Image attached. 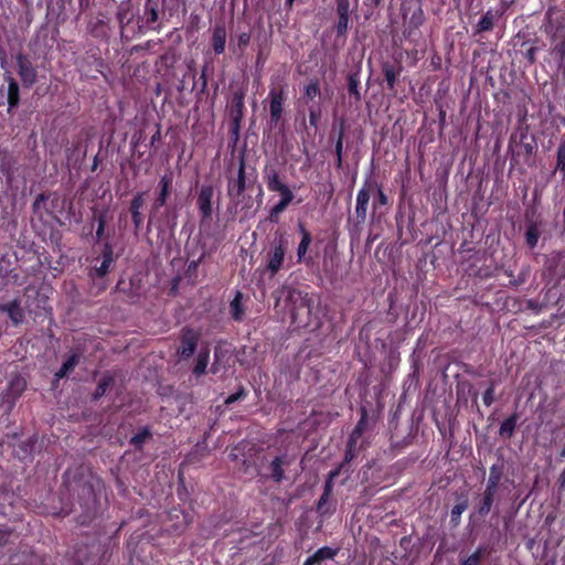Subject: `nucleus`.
Here are the masks:
<instances>
[{"label": "nucleus", "mask_w": 565, "mask_h": 565, "mask_svg": "<svg viewBox=\"0 0 565 565\" xmlns=\"http://www.w3.org/2000/svg\"><path fill=\"white\" fill-rule=\"evenodd\" d=\"M291 201H288V200H280L279 203H277L273 210H271V216L274 215H278L280 214L282 211H285V209L287 207V205L290 203Z\"/></svg>", "instance_id": "f704fd0d"}, {"label": "nucleus", "mask_w": 565, "mask_h": 565, "mask_svg": "<svg viewBox=\"0 0 565 565\" xmlns=\"http://www.w3.org/2000/svg\"><path fill=\"white\" fill-rule=\"evenodd\" d=\"M143 203H145V201H143L142 194L136 195L131 201L130 210H131V214H132V221H134L136 227H139L142 223V216L140 213V209L143 206Z\"/></svg>", "instance_id": "f8f14e48"}, {"label": "nucleus", "mask_w": 565, "mask_h": 565, "mask_svg": "<svg viewBox=\"0 0 565 565\" xmlns=\"http://www.w3.org/2000/svg\"><path fill=\"white\" fill-rule=\"evenodd\" d=\"M282 465L284 460L279 457L275 458L271 462V476L276 481H280L284 478Z\"/></svg>", "instance_id": "5701e85b"}, {"label": "nucleus", "mask_w": 565, "mask_h": 565, "mask_svg": "<svg viewBox=\"0 0 565 565\" xmlns=\"http://www.w3.org/2000/svg\"><path fill=\"white\" fill-rule=\"evenodd\" d=\"M106 387H107V382L100 383L96 390L95 397L97 398V397L104 395L106 392Z\"/></svg>", "instance_id": "a19ab883"}, {"label": "nucleus", "mask_w": 565, "mask_h": 565, "mask_svg": "<svg viewBox=\"0 0 565 565\" xmlns=\"http://www.w3.org/2000/svg\"><path fill=\"white\" fill-rule=\"evenodd\" d=\"M149 437L148 431L140 433L131 438V443L135 445H139L143 443Z\"/></svg>", "instance_id": "e433bc0d"}, {"label": "nucleus", "mask_w": 565, "mask_h": 565, "mask_svg": "<svg viewBox=\"0 0 565 565\" xmlns=\"http://www.w3.org/2000/svg\"><path fill=\"white\" fill-rule=\"evenodd\" d=\"M18 73L24 86H32L36 81V71L31 62L23 55L17 57Z\"/></svg>", "instance_id": "7ed1b4c3"}, {"label": "nucleus", "mask_w": 565, "mask_h": 565, "mask_svg": "<svg viewBox=\"0 0 565 565\" xmlns=\"http://www.w3.org/2000/svg\"><path fill=\"white\" fill-rule=\"evenodd\" d=\"M467 509L466 503H458L456 504L451 510V519L454 522L458 523L460 515L463 513V511Z\"/></svg>", "instance_id": "cd10ccee"}, {"label": "nucleus", "mask_w": 565, "mask_h": 565, "mask_svg": "<svg viewBox=\"0 0 565 565\" xmlns=\"http://www.w3.org/2000/svg\"><path fill=\"white\" fill-rule=\"evenodd\" d=\"M243 394H244V391H239V392H238V393H236V394H232V395H230V396L225 399V403H226V404H232V403H234V402L238 401V399L242 397V395H243Z\"/></svg>", "instance_id": "58836bf2"}, {"label": "nucleus", "mask_w": 565, "mask_h": 565, "mask_svg": "<svg viewBox=\"0 0 565 565\" xmlns=\"http://www.w3.org/2000/svg\"><path fill=\"white\" fill-rule=\"evenodd\" d=\"M482 550L479 548L473 554H471L468 558H466L461 565H479L481 559Z\"/></svg>", "instance_id": "c85d7f7f"}, {"label": "nucleus", "mask_w": 565, "mask_h": 565, "mask_svg": "<svg viewBox=\"0 0 565 565\" xmlns=\"http://www.w3.org/2000/svg\"><path fill=\"white\" fill-rule=\"evenodd\" d=\"M285 259V246L282 242H280L277 246L274 247L273 254L269 257L267 268L271 274H276Z\"/></svg>", "instance_id": "0eeeda50"}, {"label": "nucleus", "mask_w": 565, "mask_h": 565, "mask_svg": "<svg viewBox=\"0 0 565 565\" xmlns=\"http://www.w3.org/2000/svg\"><path fill=\"white\" fill-rule=\"evenodd\" d=\"M198 268V262L193 260L188 265V271H195Z\"/></svg>", "instance_id": "c03bdc74"}, {"label": "nucleus", "mask_w": 565, "mask_h": 565, "mask_svg": "<svg viewBox=\"0 0 565 565\" xmlns=\"http://www.w3.org/2000/svg\"><path fill=\"white\" fill-rule=\"evenodd\" d=\"M339 475H340V467H339V468H337V469H334V470H332V471H330V473H329V477H328V478H330V479H334V478H337Z\"/></svg>", "instance_id": "a18cd8bd"}, {"label": "nucleus", "mask_w": 565, "mask_h": 565, "mask_svg": "<svg viewBox=\"0 0 565 565\" xmlns=\"http://www.w3.org/2000/svg\"><path fill=\"white\" fill-rule=\"evenodd\" d=\"M196 340V334L192 331H188L183 337L179 353L184 358L191 356L194 353Z\"/></svg>", "instance_id": "9d476101"}, {"label": "nucleus", "mask_w": 565, "mask_h": 565, "mask_svg": "<svg viewBox=\"0 0 565 565\" xmlns=\"http://www.w3.org/2000/svg\"><path fill=\"white\" fill-rule=\"evenodd\" d=\"M250 36L248 33H241L237 38V44L239 47H245L249 43Z\"/></svg>", "instance_id": "c9c22d12"}, {"label": "nucleus", "mask_w": 565, "mask_h": 565, "mask_svg": "<svg viewBox=\"0 0 565 565\" xmlns=\"http://www.w3.org/2000/svg\"><path fill=\"white\" fill-rule=\"evenodd\" d=\"M358 85H359L358 79L354 78L353 76H351L349 79V92H350V94L354 95L356 100L360 99V93L358 89Z\"/></svg>", "instance_id": "2f4dec72"}, {"label": "nucleus", "mask_w": 565, "mask_h": 565, "mask_svg": "<svg viewBox=\"0 0 565 565\" xmlns=\"http://www.w3.org/2000/svg\"><path fill=\"white\" fill-rule=\"evenodd\" d=\"M113 262L111 252H107L104 255V259L98 268H96V273L98 276H104L108 271V268Z\"/></svg>", "instance_id": "393cba45"}, {"label": "nucleus", "mask_w": 565, "mask_h": 565, "mask_svg": "<svg viewBox=\"0 0 565 565\" xmlns=\"http://www.w3.org/2000/svg\"><path fill=\"white\" fill-rule=\"evenodd\" d=\"M333 480L334 479L328 478L327 481H326L324 491H323V493H326V497H330L331 493H332Z\"/></svg>", "instance_id": "4c0bfd02"}, {"label": "nucleus", "mask_w": 565, "mask_h": 565, "mask_svg": "<svg viewBox=\"0 0 565 565\" xmlns=\"http://www.w3.org/2000/svg\"><path fill=\"white\" fill-rule=\"evenodd\" d=\"M516 425V417L511 416L505 419L500 426V435L503 437H511Z\"/></svg>", "instance_id": "6ab92c4d"}, {"label": "nucleus", "mask_w": 565, "mask_h": 565, "mask_svg": "<svg viewBox=\"0 0 565 565\" xmlns=\"http://www.w3.org/2000/svg\"><path fill=\"white\" fill-rule=\"evenodd\" d=\"M8 103L10 107L19 104V85L11 76L8 77Z\"/></svg>", "instance_id": "ddd939ff"}, {"label": "nucleus", "mask_w": 565, "mask_h": 565, "mask_svg": "<svg viewBox=\"0 0 565 565\" xmlns=\"http://www.w3.org/2000/svg\"><path fill=\"white\" fill-rule=\"evenodd\" d=\"M490 484L489 487L487 488V491H486V495H484V500H483V504L482 507L480 508V512L481 513H488L491 509V504H492V488L495 487V483L498 481V478H490Z\"/></svg>", "instance_id": "a211bd4d"}, {"label": "nucleus", "mask_w": 565, "mask_h": 565, "mask_svg": "<svg viewBox=\"0 0 565 565\" xmlns=\"http://www.w3.org/2000/svg\"><path fill=\"white\" fill-rule=\"evenodd\" d=\"M355 430H356V431H360V430H361V423H359V425L356 426Z\"/></svg>", "instance_id": "09e8293b"}, {"label": "nucleus", "mask_w": 565, "mask_h": 565, "mask_svg": "<svg viewBox=\"0 0 565 565\" xmlns=\"http://www.w3.org/2000/svg\"><path fill=\"white\" fill-rule=\"evenodd\" d=\"M305 93L309 99H313L319 95V87L316 83H310L306 86Z\"/></svg>", "instance_id": "7c9ffc66"}, {"label": "nucleus", "mask_w": 565, "mask_h": 565, "mask_svg": "<svg viewBox=\"0 0 565 565\" xmlns=\"http://www.w3.org/2000/svg\"><path fill=\"white\" fill-rule=\"evenodd\" d=\"M329 498L330 497H326V493H323L318 502V512L321 513V514H327V513H330L331 512V508H330V504H329Z\"/></svg>", "instance_id": "bb28decb"}, {"label": "nucleus", "mask_w": 565, "mask_h": 565, "mask_svg": "<svg viewBox=\"0 0 565 565\" xmlns=\"http://www.w3.org/2000/svg\"><path fill=\"white\" fill-rule=\"evenodd\" d=\"M335 149H337V153H338L339 160H340L341 159V151H342V140H341V138L337 142Z\"/></svg>", "instance_id": "37998d69"}, {"label": "nucleus", "mask_w": 565, "mask_h": 565, "mask_svg": "<svg viewBox=\"0 0 565 565\" xmlns=\"http://www.w3.org/2000/svg\"><path fill=\"white\" fill-rule=\"evenodd\" d=\"M494 17L491 12H487L478 22L477 29L479 32L489 31L492 29Z\"/></svg>", "instance_id": "4be33fe9"}, {"label": "nucleus", "mask_w": 565, "mask_h": 565, "mask_svg": "<svg viewBox=\"0 0 565 565\" xmlns=\"http://www.w3.org/2000/svg\"><path fill=\"white\" fill-rule=\"evenodd\" d=\"M230 311L235 320H242L244 310L242 308V294L237 292L235 298L231 301Z\"/></svg>", "instance_id": "dca6fc26"}, {"label": "nucleus", "mask_w": 565, "mask_h": 565, "mask_svg": "<svg viewBox=\"0 0 565 565\" xmlns=\"http://www.w3.org/2000/svg\"><path fill=\"white\" fill-rule=\"evenodd\" d=\"M245 188H246V179H245V166L242 161L239 164L237 179L231 180L228 182V195L231 202L235 205L236 209H241L245 212L247 216L249 214V210L252 205L249 204L250 199L245 196Z\"/></svg>", "instance_id": "f257e3e1"}, {"label": "nucleus", "mask_w": 565, "mask_h": 565, "mask_svg": "<svg viewBox=\"0 0 565 565\" xmlns=\"http://www.w3.org/2000/svg\"><path fill=\"white\" fill-rule=\"evenodd\" d=\"M539 239V233L534 227H530L526 232V242L527 244L533 247L536 245Z\"/></svg>", "instance_id": "c756f323"}, {"label": "nucleus", "mask_w": 565, "mask_h": 565, "mask_svg": "<svg viewBox=\"0 0 565 565\" xmlns=\"http://www.w3.org/2000/svg\"><path fill=\"white\" fill-rule=\"evenodd\" d=\"M212 198L213 188L211 185H203L198 196V205L203 218H210L212 215Z\"/></svg>", "instance_id": "39448f33"}, {"label": "nucleus", "mask_w": 565, "mask_h": 565, "mask_svg": "<svg viewBox=\"0 0 565 565\" xmlns=\"http://www.w3.org/2000/svg\"><path fill=\"white\" fill-rule=\"evenodd\" d=\"M270 98V119L274 122H278L282 115V105L286 99L285 92L282 88L274 87L269 92Z\"/></svg>", "instance_id": "20e7f679"}, {"label": "nucleus", "mask_w": 565, "mask_h": 565, "mask_svg": "<svg viewBox=\"0 0 565 565\" xmlns=\"http://www.w3.org/2000/svg\"><path fill=\"white\" fill-rule=\"evenodd\" d=\"M276 192H278L280 194L281 200L292 201V199H294L292 192L289 190V188L286 184L280 186Z\"/></svg>", "instance_id": "72a5a7b5"}, {"label": "nucleus", "mask_w": 565, "mask_h": 565, "mask_svg": "<svg viewBox=\"0 0 565 565\" xmlns=\"http://www.w3.org/2000/svg\"><path fill=\"white\" fill-rule=\"evenodd\" d=\"M287 2L291 6L294 0H287Z\"/></svg>", "instance_id": "3c124183"}, {"label": "nucleus", "mask_w": 565, "mask_h": 565, "mask_svg": "<svg viewBox=\"0 0 565 565\" xmlns=\"http://www.w3.org/2000/svg\"><path fill=\"white\" fill-rule=\"evenodd\" d=\"M370 201V190L362 188L356 196V214L359 217L365 218L367 205Z\"/></svg>", "instance_id": "9b49d317"}, {"label": "nucleus", "mask_w": 565, "mask_h": 565, "mask_svg": "<svg viewBox=\"0 0 565 565\" xmlns=\"http://www.w3.org/2000/svg\"><path fill=\"white\" fill-rule=\"evenodd\" d=\"M209 363V353L207 352H200L198 355L196 365L194 367V373L200 376L203 373H205L206 366Z\"/></svg>", "instance_id": "412c9836"}, {"label": "nucleus", "mask_w": 565, "mask_h": 565, "mask_svg": "<svg viewBox=\"0 0 565 565\" xmlns=\"http://www.w3.org/2000/svg\"><path fill=\"white\" fill-rule=\"evenodd\" d=\"M561 487L565 489V469L563 470L561 475Z\"/></svg>", "instance_id": "49530a36"}, {"label": "nucleus", "mask_w": 565, "mask_h": 565, "mask_svg": "<svg viewBox=\"0 0 565 565\" xmlns=\"http://www.w3.org/2000/svg\"><path fill=\"white\" fill-rule=\"evenodd\" d=\"M337 552L328 546L319 548L312 556L308 557L303 565H316L323 561L332 559Z\"/></svg>", "instance_id": "1a4fd4ad"}, {"label": "nucleus", "mask_w": 565, "mask_h": 565, "mask_svg": "<svg viewBox=\"0 0 565 565\" xmlns=\"http://www.w3.org/2000/svg\"><path fill=\"white\" fill-rule=\"evenodd\" d=\"M484 405L490 406L494 401V387L490 385L482 396Z\"/></svg>", "instance_id": "473e14b6"}, {"label": "nucleus", "mask_w": 565, "mask_h": 565, "mask_svg": "<svg viewBox=\"0 0 565 565\" xmlns=\"http://www.w3.org/2000/svg\"><path fill=\"white\" fill-rule=\"evenodd\" d=\"M78 360H79V358L77 354H73L72 356H70L68 360L66 362H64V364L62 365L60 371L55 373V376L57 379H62V377L66 376L77 365Z\"/></svg>", "instance_id": "f3484780"}, {"label": "nucleus", "mask_w": 565, "mask_h": 565, "mask_svg": "<svg viewBox=\"0 0 565 565\" xmlns=\"http://www.w3.org/2000/svg\"><path fill=\"white\" fill-rule=\"evenodd\" d=\"M339 21L337 24V32L339 35H342L348 30L349 24V12H350V2L349 0H338L337 7Z\"/></svg>", "instance_id": "423d86ee"}, {"label": "nucleus", "mask_w": 565, "mask_h": 565, "mask_svg": "<svg viewBox=\"0 0 565 565\" xmlns=\"http://www.w3.org/2000/svg\"><path fill=\"white\" fill-rule=\"evenodd\" d=\"M301 233H302V238H301V242H300V244L298 246V250H297L299 260H301L302 257L306 255L308 247L311 243V236L305 228H301Z\"/></svg>", "instance_id": "aec40b11"}, {"label": "nucleus", "mask_w": 565, "mask_h": 565, "mask_svg": "<svg viewBox=\"0 0 565 565\" xmlns=\"http://www.w3.org/2000/svg\"><path fill=\"white\" fill-rule=\"evenodd\" d=\"M157 18H158L157 11L154 9H151V21L154 22L157 20Z\"/></svg>", "instance_id": "de8ad7c7"}, {"label": "nucleus", "mask_w": 565, "mask_h": 565, "mask_svg": "<svg viewBox=\"0 0 565 565\" xmlns=\"http://www.w3.org/2000/svg\"><path fill=\"white\" fill-rule=\"evenodd\" d=\"M384 74H385V79L387 82L388 87L391 89L394 88L398 73L394 70V67H392L390 65H385Z\"/></svg>", "instance_id": "b1692460"}, {"label": "nucleus", "mask_w": 565, "mask_h": 565, "mask_svg": "<svg viewBox=\"0 0 565 565\" xmlns=\"http://www.w3.org/2000/svg\"><path fill=\"white\" fill-rule=\"evenodd\" d=\"M8 313L10 319L18 324L22 320V311L17 303H11L8 307Z\"/></svg>", "instance_id": "a878e982"}, {"label": "nucleus", "mask_w": 565, "mask_h": 565, "mask_svg": "<svg viewBox=\"0 0 565 565\" xmlns=\"http://www.w3.org/2000/svg\"><path fill=\"white\" fill-rule=\"evenodd\" d=\"M377 201L382 205H385L387 203V198L381 190H379L377 192Z\"/></svg>", "instance_id": "79ce46f5"}, {"label": "nucleus", "mask_w": 565, "mask_h": 565, "mask_svg": "<svg viewBox=\"0 0 565 565\" xmlns=\"http://www.w3.org/2000/svg\"><path fill=\"white\" fill-rule=\"evenodd\" d=\"M265 180L267 188L274 192H276L280 186L285 184L281 182L277 171H275L274 169L266 171Z\"/></svg>", "instance_id": "4468645a"}, {"label": "nucleus", "mask_w": 565, "mask_h": 565, "mask_svg": "<svg viewBox=\"0 0 565 565\" xmlns=\"http://www.w3.org/2000/svg\"><path fill=\"white\" fill-rule=\"evenodd\" d=\"M170 184H171V178L170 177L164 175V177L161 178V180H160L161 192H160V195H159V198L157 199V201L154 203V206L157 209L160 207V206H163L166 204Z\"/></svg>", "instance_id": "2eb2a0df"}, {"label": "nucleus", "mask_w": 565, "mask_h": 565, "mask_svg": "<svg viewBox=\"0 0 565 565\" xmlns=\"http://www.w3.org/2000/svg\"><path fill=\"white\" fill-rule=\"evenodd\" d=\"M309 119L310 124L316 127L319 120V114L313 109H310Z\"/></svg>", "instance_id": "ea45409f"}, {"label": "nucleus", "mask_w": 565, "mask_h": 565, "mask_svg": "<svg viewBox=\"0 0 565 565\" xmlns=\"http://www.w3.org/2000/svg\"><path fill=\"white\" fill-rule=\"evenodd\" d=\"M286 302L289 306V312L295 322L303 323L305 317L311 313V300L297 289H286Z\"/></svg>", "instance_id": "f03ea898"}, {"label": "nucleus", "mask_w": 565, "mask_h": 565, "mask_svg": "<svg viewBox=\"0 0 565 565\" xmlns=\"http://www.w3.org/2000/svg\"><path fill=\"white\" fill-rule=\"evenodd\" d=\"M561 456H562V457H565V447L562 449V451H561Z\"/></svg>", "instance_id": "8fccbe9b"}, {"label": "nucleus", "mask_w": 565, "mask_h": 565, "mask_svg": "<svg viewBox=\"0 0 565 565\" xmlns=\"http://www.w3.org/2000/svg\"><path fill=\"white\" fill-rule=\"evenodd\" d=\"M226 43V29L224 25L218 24L215 26L212 36V46L216 54H221L225 50Z\"/></svg>", "instance_id": "6e6552de"}]
</instances>
